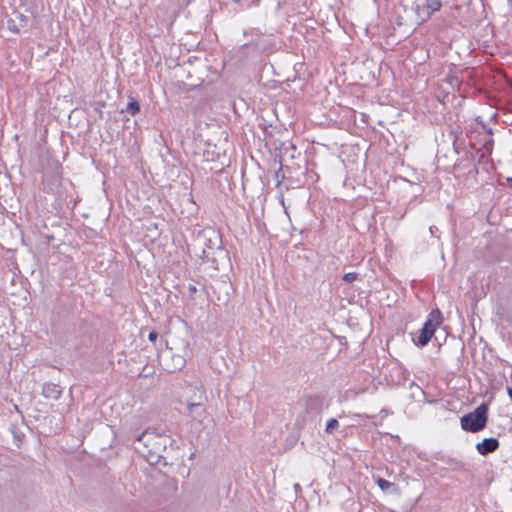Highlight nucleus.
I'll list each match as a JSON object with an SVG mask.
<instances>
[{"label": "nucleus", "instance_id": "nucleus-1", "mask_svg": "<svg viewBox=\"0 0 512 512\" xmlns=\"http://www.w3.org/2000/svg\"><path fill=\"white\" fill-rule=\"evenodd\" d=\"M136 441L143 446L142 448L137 446L136 450L145 456L150 463H156L160 457L161 447L165 446L160 442L161 436L154 432L145 431L137 437Z\"/></svg>", "mask_w": 512, "mask_h": 512}, {"label": "nucleus", "instance_id": "nucleus-2", "mask_svg": "<svg viewBox=\"0 0 512 512\" xmlns=\"http://www.w3.org/2000/svg\"><path fill=\"white\" fill-rule=\"evenodd\" d=\"M488 421V405L480 404L474 411L463 415L460 419L464 431L476 433L482 431Z\"/></svg>", "mask_w": 512, "mask_h": 512}, {"label": "nucleus", "instance_id": "nucleus-3", "mask_svg": "<svg viewBox=\"0 0 512 512\" xmlns=\"http://www.w3.org/2000/svg\"><path fill=\"white\" fill-rule=\"evenodd\" d=\"M441 322L442 313L440 312V310H432L429 313L423 327L420 330L416 344L421 347L426 346L430 342L431 338L433 337L436 331V328L441 324Z\"/></svg>", "mask_w": 512, "mask_h": 512}, {"label": "nucleus", "instance_id": "nucleus-4", "mask_svg": "<svg viewBox=\"0 0 512 512\" xmlns=\"http://www.w3.org/2000/svg\"><path fill=\"white\" fill-rule=\"evenodd\" d=\"M442 7V0H415L414 10L417 18L422 22L427 21Z\"/></svg>", "mask_w": 512, "mask_h": 512}, {"label": "nucleus", "instance_id": "nucleus-5", "mask_svg": "<svg viewBox=\"0 0 512 512\" xmlns=\"http://www.w3.org/2000/svg\"><path fill=\"white\" fill-rule=\"evenodd\" d=\"M499 445L500 443L498 439L494 437L485 438L481 442L476 444V450L480 455L486 456L490 453L495 452L499 448Z\"/></svg>", "mask_w": 512, "mask_h": 512}, {"label": "nucleus", "instance_id": "nucleus-6", "mask_svg": "<svg viewBox=\"0 0 512 512\" xmlns=\"http://www.w3.org/2000/svg\"><path fill=\"white\" fill-rule=\"evenodd\" d=\"M42 395L47 399L58 400L62 395V389L58 384L48 382L42 387Z\"/></svg>", "mask_w": 512, "mask_h": 512}, {"label": "nucleus", "instance_id": "nucleus-7", "mask_svg": "<svg viewBox=\"0 0 512 512\" xmlns=\"http://www.w3.org/2000/svg\"><path fill=\"white\" fill-rule=\"evenodd\" d=\"M188 411L193 417V419L197 421H202V418L205 415V407L202 403H189L188 404Z\"/></svg>", "mask_w": 512, "mask_h": 512}, {"label": "nucleus", "instance_id": "nucleus-8", "mask_svg": "<svg viewBox=\"0 0 512 512\" xmlns=\"http://www.w3.org/2000/svg\"><path fill=\"white\" fill-rule=\"evenodd\" d=\"M126 112L132 116H135L140 112V104L135 98L129 97V102L126 106Z\"/></svg>", "mask_w": 512, "mask_h": 512}, {"label": "nucleus", "instance_id": "nucleus-9", "mask_svg": "<svg viewBox=\"0 0 512 512\" xmlns=\"http://www.w3.org/2000/svg\"><path fill=\"white\" fill-rule=\"evenodd\" d=\"M376 483L383 492H391L396 490L395 484L386 479L379 477L376 480Z\"/></svg>", "mask_w": 512, "mask_h": 512}, {"label": "nucleus", "instance_id": "nucleus-10", "mask_svg": "<svg viewBox=\"0 0 512 512\" xmlns=\"http://www.w3.org/2000/svg\"><path fill=\"white\" fill-rule=\"evenodd\" d=\"M339 427V422L336 418H330L326 423L325 432L332 434Z\"/></svg>", "mask_w": 512, "mask_h": 512}, {"label": "nucleus", "instance_id": "nucleus-11", "mask_svg": "<svg viewBox=\"0 0 512 512\" xmlns=\"http://www.w3.org/2000/svg\"><path fill=\"white\" fill-rule=\"evenodd\" d=\"M494 146V140L489 138L482 144V150L484 155H491Z\"/></svg>", "mask_w": 512, "mask_h": 512}, {"label": "nucleus", "instance_id": "nucleus-12", "mask_svg": "<svg viewBox=\"0 0 512 512\" xmlns=\"http://www.w3.org/2000/svg\"><path fill=\"white\" fill-rule=\"evenodd\" d=\"M358 278V274L356 272H349V273H346L344 276H343V281L346 282V283H352L354 282L356 279Z\"/></svg>", "mask_w": 512, "mask_h": 512}, {"label": "nucleus", "instance_id": "nucleus-13", "mask_svg": "<svg viewBox=\"0 0 512 512\" xmlns=\"http://www.w3.org/2000/svg\"><path fill=\"white\" fill-rule=\"evenodd\" d=\"M157 338H158V333H157L156 331H154V330H153V331H151V332L149 333V335H148V339H149V341H151V342H155V341L157 340Z\"/></svg>", "mask_w": 512, "mask_h": 512}, {"label": "nucleus", "instance_id": "nucleus-14", "mask_svg": "<svg viewBox=\"0 0 512 512\" xmlns=\"http://www.w3.org/2000/svg\"><path fill=\"white\" fill-rule=\"evenodd\" d=\"M482 125V128L486 131V133L490 136V138L492 137L493 135V129L490 128V127H487V125L485 123H481Z\"/></svg>", "mask_w": 512, "mask_h": 512}, {"label": "nucleus", "instance_id": "nucleus-15", "mask_svg": "<svg viewBox=\"0 0 512 512\" xmlns=\"http://www.w3.org/2000/svg\"><path fill=\"white\" fill-rule=\"evenodd\" d=\"M188 291H189V295H190V297H193V296H194V294L197 292V288H196V286H195V285L190 284V285L188 286Z\"/></svg>", "mask_w": 512, "mask_h": 512}, {"label": "nucleus", "instance_id": "nucleus-16", "mask_svg": "<svg viewBox=\"0 0 512 512\" xmlns=\"http://www.w3.org/2000/svg\"><path fill=\"white\" fill-rule=\"evenodd\" d=\"M429 231H430V234H431L432 236H436V233L438 232V228H437L436 226H431V227L429 228Z\"/></svg>", "mask_w": 512, "mask_h": 512}, {"label": "nucleus", "instance_id": "nucleus-17", "mask_svg": "<svg viewBox=\"0 0 512 512\" xmlns=\"http://www.w3.org/2000/svg\"><path fill=\"white\" fill-rule=\"evenodd\" d=\"M202 253H203L204 257H206V258H208L210 255V252L207 249H203Z\"/></svg>", "mask_w": 512, "mask_h": 512}, {"label": "nucleus", "instance_id": "nucleus-18", "mask_svg": "<svg viewBox=\"0 0 512 512\" xmlns=\"http://www.w3.org/2000/svg\"><path fill=\"white\" fill-rule=\"evenodd\" d=\"M507 394H508L509 398L512 399V388L511 387L507 388Z\"/></svg>", "mask_w": 512, "mask_h": 512}, {"label": "nucleus", "instance_id": "nucleus-19", "mask_svg": "<svg viewBox=\"0 0 512 512\" xmlns=\"http://www.w3.org/2000/svg\"><path fill=\"white\" fill-rule=\"evenodd\" d=\"M212 242H213V240L211 238H209L208 239V244H207V248L208 249H212V246H211Z\"/></svg>", "mask_w": 512, "mask_h": 512}]
</instances>
